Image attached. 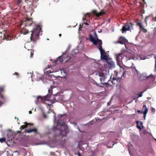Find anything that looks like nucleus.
I'll list each match as a JSON object with an SVG mask.
<instances>
[{
	"label": "nucleus",
	"instance_id": "obj_1",
	"mask_svg": "<svg viewBox=\"0 0 156 156\" xmlns=\"http://www.w3.org/2000/svg\"><path fill=\"white\" fill-rule=\"evenodd\" d=\"M57 125H60L61 126V129H58L56 127L55 128V132L56 133L54 135L55 137L56 138L59 137L60 138L66 136L67 133V126L61 120H58Z\"/></svg>",
	"mask_w": 156,
	"mask_h": 156
},
{
	"label": "nucleus",
	"instance_id": "obj_2",
	"mask_svg": "<svg viewBox=\"0 0 156 156\" xmlns=\"http://www.w3.org/2000/svg\"><path fill=\"white\" fill-rule=\"evenodd\" d=\"M96 74L100 77L99 79L100 83L101 84L105 85L108 87H109V86H112L115 84V81L116 80H113V78L112 80H109L107 82L106 75L103 73L101 70L97 72Z\"/></svg>",
	"mask_w": 156,
	"mask_h": 156
},
{
	"label": "nucleus",
	"instance_id": "obj_3",
	"mask_svg": "<svg viewBox=\"0 0 156 156\" xmlns=\"http://www.w3.org/2000/svg\"><path fill=\"white\" fill-rule=\"evenodd\" d=\"M34 27L31 31V33L30 37L31 41L33 42L39 39L40 33L41 32V26L39 24H35Z\"/></svg>",
	"mask_w": 156,
	"mask_h": 156
},
{
	"label": "nucleus",
	"instance_id": "obj_4",
	"mask_svg": "<svg viewBox=\"0 0 156 156\" xmlns=\"http://www.w3.org/2000/svg\"><path fill=\"white\" fill-rule=\"evenodd\" d=\"M115 55L117 63L119 65L121 64L122 59H124L127 61L131 59H133L132 57H129L131 56V53L128 52H126L125 54L120 53L119 54H116Z\"/></svg>",
	"mask_w": 156,
	"mask_h": 156
},
{
	"label": "nucleus",
	"instance_id": "obj_5",
	"mask_svg": "<svg viewBox=\"0 0 156 156\" xmlns=\"http://www.w3.org/2000/svg\"><path fill=\"white\" fill-rule=\"evenodd\" d=\"M95 35L96 36V39L94 38L91 34H90L89 35V39L90 41L93 43V44L94 45H97L98 44L97 46H100L101 44L100 41L101 42V46L102 44V43L101 40H100L98 38L96 34L95 33Z\"/></svg>",
	"mask_w": 156,
	"mask_h": 156
},
{
	"label": "nucleus",
	"instance_id": "obj_6",
	"mask_svg": "<svg viewBox=\"0 0 156 156\" xmlns=\"http://www.w3.org/2000/svg\"><path fill=\"white\" fill-rule=\"evenodd\" d=\"M133 24L131 23H127L123 26L120 31L122 33H126L127 31H129L133 28Z\"/></svg>",
	"mask_w": 156,
	"mask_h": 156
},
{
	"label": "nucleus",
	"instance_id": "obj_7",
	"mask_svg": "<svg viewBox=\"0 0 156 156\" xmlns=\"http://www.w3.org/2000/svg\"><path fill=\"white\" fill-rule=\"evenodd\" d=\"M100 46H97V48L100 52L101 59L107 61L108 59V56L105 51L104 49H102V46H101V42L100 41Z\"/></svg>",
	"mask_w": 156,
	"mask_h": 156
},
{
	"label": "nucleus",
	"instance_id": "obj_8",
	"mask_svg": "<svg viewBox=\"0 0 156 156\" xmlns=\"http://www.w3.org/2000/svg\"><path fill=\"white\" fill-rule=\"evenodd\" d=\"M70 59V57L69 56L65 57L64 55H62L59 56L55 60L54 62L56 63L59 61L60 62H61L62 63H64L68 62Z\"/></svg>",
	"mask_w": 156,
	"mask_h": 156
},
{
	"label": "nucleus",
	"instance_id": "obj_9",
	"mask_svg": "<svg viewBox=\"0 0 156 156\" xmlns=\"http://www.w3.org/2000/svg\"><path fill=\"white\" fill-rule=\"evenodd\" d=\"M5 87L4 85H0V106L6 101V98L1 94L4 91Z\"/></svg>",
	"mask_w": 156,
	"mask_h": 156
},
{
	"label": "nucleus",
	"instance_id": "obj_10",
	"mask_svg": "<svg viewBox=\"0 0 156 156\" xmlns=\"http://www.w3.org/2000/svg\"><path fill=\"white\" fill-rule=\"evenodd\" d=\"M92 12L94 15L96 16L97 17H99L102 15L104 14L105 13L104 10H101V12L99 13H97L96 10H93L92 11Z\"/></svg>",
	"mask_w": 156,
	"mask_h": 156
},
{
	"label": "nucleus",
	"instance_id": "obj_11",
	"mask_svg": "<svg viewBox=\"0 0 156 156\" xmlns=\"http://www.w3.org/2000/svg\"><path fill=\"white\" fill-rule=\"evenodd\" d=\"M127 40L125 38L123 37H120L118 40L115 42V43H119L121 44H124L126 42Z\"/></svg>",
	"mask_w": 156,
	"mask_h": 156
},
{
	"label": "nucleus",
	"instance_id": "obj_12",
	"mask_svg": "<svg viewBox=\"0 0 156 156\" xmlns=\"http://www.w3.org/2000/svg\"><path fill=\"white\" fill-rule=\"evenodd\" d=\"M115 63L111 59H108L107 61L106 65H107L109 69L114 68L115 67Z\"/></svg>",
	"mask_w": 156,
	"mask_h": 156
},
{
	"label": "nucleus",
	"instance_id": "obj_13",
	"mask_svg": "<svg viewBox=\"0 0 156 156\" xmlns=\"http://www.w3.org/2000/svg\"><path fill=\"white\" fill-rule=\"evenodd\" d=\"M154 76L153 75H150L148 76H146L145 74H141L139 76L140 79L141 80H143L149 78L150 77L153 78Z\"/></svg>",
	"mask_w": 156,
	"mask_h": 156
},
{
	"label": "nucleus",
	"instance_id": "obj_14",
	"mask_svg": "<svg viewBox=\"0 0 156 156\" xmlns=\"http://www.w3.org/2000/svg\"><path fill=\"white\" fill-rule=\"evenodd\" d=\"M24 23L25 24L26 27L31 25L33 23L32 18H26L25 22H23V23Z\"/></svg>",
	"mask_w": 156,
	"mask_h": 156
},
{
	"label": "nucleus",
	"instance_id": "obj_15",
	"mask_svg": "<svg viewBox=\"0 0 156 156\" xmlns=\"http://www.w3.org/2000/svg\"><path fill=\"white\" fill-rule=\"evenodd\" d=\"M25 124L24 125H23L22 126H21L20 129H21V130L20 131H19L17 132L18 133H20L21 132V131L22 129L24 128L28 127L29 126H33V123H28L27 122H25Z\"/></svg>",
	"mask_w": 156,
	"mask_h": 156
},
{
	"label": "nucleus",
	"instance_id": "obj_16",
	"mask_svg": "<svg viewBox=\"0 0 156 156\" xmlns=\"http://www.w3.org/2000/svg\"><path fill=\"white\" fill-rule=\"evenodd\" d=\"M116 75L115 77L113 78V80H116L117 81L119 80L122 77V76L124 74V73H122V74L121 75V76H119V75L120 74V73H118L117 72H116L115 74Z\"/></svg>",
	"mask_w": 156,
	"mask_h": 156
},
{
	"label": "nucleus",
	"instance_id": "obj_17",
	"mask_svg": "<svg viewBox=\"0 0 156 156\" xmlns=\"http://www.w3.org/2000/svg\"><path fill=\"white\" fill-rule=\"evenodd\" d=\"M25 132L27 133H30L32 132H34V133L36 134H39V132L37 131V129L36 128L33 129H26L25 130Z\"/></svg>",
	"mask_w": 156,
	"mask_h": 156
},
{
	"label": "nucleus",
	"instance_id": "obj_18",
	"mask_svg": "<svg viewBox=\"0 0 156 156\" xmlns=\"http://www.w3.org/2000/svg\"><path fill=\"white\" fill-rule=\"evenodd\" d=\"M48 99L46 98L45 96L44 97H41V96H38L37 98V101L39 102H41L43 101H48Z\"/></svg>",
	"mask_w": 156,
	"mask_h": 156
},
{
	"label": "nucleus",
	"instance_id": "obj_19",
	"mask_svg": "<svg viewBox=\"0 0 156 156\" xmlns=\"http://www.w3.org/2000/svg\"><path fill=\"white\" fill-rule=\"evenodd\" d=\"M142 112L143 113L147 114L148 112V109L145 105L143 106V108L142 109Z\"/></svg>",
	"mask_w": 156,
	"mask_h": 156
},
{
	"label": "nucleus",
	"instance_id": "obj_20",
	"mask_svg": "<svg viewBox=\"0 0 156 156\" xmlns=\"http://www.w3.org/2000/svg\"><path fill=\"white\" fill-rule=\"evenodd\" d=\"M21 34H26L28 33L29 31L27 29L25 28H23L21 30Z\"/></svg>",
	"mask_w": 156,
	"mask_h": 156
},
{
	"label": "nucleus",
	"instance_id": "obj_21",
	"mask_svg": "<svg viewBox=\"0 0 156 156\" xmlns=\"http://www.w3.org/2000/svg\"><path fill=\"white\" fill-rule=\"evenodd\" d=\"M48 92L49 94H47L45 96L46 97V98L48 99V98L50 97L51 96V95L52 93V89H49L48 90Z\"/></svg>",
	"mask_w": 156,
	"mask_h": 156
},
{
	"label": "nucleus",
	"instance_id": "obj_22",
	"mask_svg": "<svg viewBox=\"0 0 156 156\" xmlns=\"http://www.w3.org/2000/svg\"><path fill=\"white\" fill-rule=\"evenodd\" d=\"M22 3V0H17L16 1V5L18 6H20V4Z\"/></svg>",
	"mask_w": 156,
	"mask_h": 156
},
{
	"label": "nucleus",
	"instance_id": "obj_23",
	"mask_svg": "<svg viewBox=\"0 0 156 156\" xmlns=\"http://www.w3.org/2000/svg\"><path fill=\"white\" fill-rule=\"evenodd\" d=\"M6 138L5 137H3L0 138V142L1 143H2L4 142H6Z\"/></svg>",
	"mask_w": 156,
	"mask_h": 156
},
{
	"label": "nucleus",
	"instance_id": "obj_24",
	"mask_svg": "<svg viewBox=\"0 0 156 156\" xmlns=\"http://www.w3.org/2000/svg\"><path fill=\"white\" fill-rule=\"evenodd\" d=\"M138 123H139V121H136V127L137 128H138V129H141V127L139 126L138 125Z\"/></svg>",
	"mask_w": 156,
	"mask_h": 156
},
{
	"label": "nucleus",
	"instance_id": "obj_25",
	"mask_svg": "<svg viewBox=\"0 0 156 156\" xmlns=\"http://www.w3.org/2000/svg\"><path fill=\"white\" fill-rule=\"evenodd\" d=\"M137 25L139 26L140 28L141 29L143 26L142 25L141 23L140 22H138L137 23Z\"/></svg>",
	"mask_w": 156,
	"mask_h": 156
},
{
	"label": "nucleus",
	"instance_id": "obj_26",
	"mask_svg": "<svg viewBox=\"0 0 156 156\" xmlns=\"http://www.w3.org/2000/svg\"><path fill=\"white\" fill-rule=\"evenodd\" d=\"M89 13H87L85 16L83 18V21H84V20H86V16H89Z\"/></svg>",
	"mask_w": 156,
	"mask_h": 156
},
{
	"label": "nucleus",
	"instance_id": "obj_27",
	"mask_svg": "<svg viewBox=\"0 0 156 156\" xmlns=\"http://www.w3.org/2000/svg\"><path fill=\"white\" fill-rule=\"evenodd\" d=\"M142 31H143V32L144 33H146L147 32V30L145 29L143 27L141 29Z\"/></svg>",
	"mask_w": 156,
	"mask_h": 156
},
{
	"label": "nucleus",
	"instance_id": "obj_28",
	"mask_svg": "<svg viewBox=\"0 0 156 156\" xmlns=\"http://www.w3.org/2000/svg\"><path fill=\"white\" fill-rule=\"evenodd\" d=\"M34 51L31 50V54H30V57H32L33 56V55H34Z\"/></svg>",
	"mask_w": 156,
	"mask_h": 156
},
{
	"label": "nucleus",
	"instance_id": "obj_29",
	"mask_svg": "<svg viewBox=\"0 0 156 156\" xmlns=\"http://www.w3.org/2000/svg\"><path fill=\"white\" fill-rule=\"evenodd\" d=\"M13 74L16 75L17 78L19 77V74L17 72H15Z\"/></svg>",
	"mask_w": 156,
	"mask_h": 156
},
{
	"label": "nucleus",
	"instance_id": "obj_30",
	"mask_svg": "<svg viewBox=\"0 0 156 156\" xmlns=\"http://www.w3.org/2000/svg\"><path fill=\"white\" fill-rule=\"evenodd\" d=\"M26 2H27V3H28V2H33V0H25Z\"/></svg>",
	"mask_w": 156,
	"mask_h": 156
},
{
	"label": "nucleus",
	"instance_id": "obj_31",
	"mask_svg": "<svg viewBox=\"0 0 156 156\" xmlns=\"http://www.w3.org/2000/svg\"><path fill=\"white\" fill-rule=\"evenodd\" d=\"M142 93H143V92H141L140 93L138 94V97H141L142 96Z\"/></svg>",
	"mask_w": 156,
	"mask_h": 156
},
{
	"label": "nucleus",
	"instance_id": "obj_32",
	"mask_svg": "<svg viewBox=\"0 0 156 156\" xmlns=\"http://www.w3.org/2000/svg\"><path fill=\"white\" fill-rule=\"evenodd\" d=\"M82 26H83V25H81V24H80V27L79 28V30H81V29L82 28Z\"/></svg>",
	"mask_w": 156,
	"mask_h": 156
},
{
	"label": "nucleus",
	"instance_id": "obj_33",
	"mask_svg": "<svg viewBox=\"0 0 156 156\" xmlns=\"http://www.w3.org/2000/svg\"><path fill=\"white\" fill-rule=\"evenodd\" d=\"M151 110H152V112H155V109L154 108H151Z\"/></svg>",
	"mask_w": 156,
	"mask_h": 156
},
{
	"label": "nucleus",
	"instance_id": "obj_34",
	"mask_svg": "<svg viewBox=\"0 0 156 156\" xmlns=\"http://www.w3.org/2000/svg\"><path fill=\"white\" fill-rule=\"evenodd\" d=\"M137 112H138V113H143V112H142V111H141L140 110H137Z\"/></svg>",
	"mask_w": 156,
	"mask_h": 156
},
{
	"label": "nucleus",
	"instance_id": "obj_35",
	"mask_svg": "<svg viewBox=\"0 0 156 156\" xmlns=\"http://www.w3.org/2000/svg\"><path fill=\"white\" fill-rule=\"evenodd\" d=\"M144 115V119H145V117H146V115L147 114H145V113H143Z\"/></svg>",
	"mask_w": 156,
	"mask_h": 156
},
{
	"label": "nucleus",
	"instance_id": "obj_36",
	"mask_svg": "<svg viewBox=\"0 0 156 156\" xmlns=\"http://www.w3.org/2000/svg\"><path fill=\"white\" fill-rule=\"evenodd\" d=\"M83 24H85L87 25H88L89 24L87 22H84Z\"/></svg>",
	"mask_w": 156,
	"mask_h": 156
},
{
	"label": "nucleus",
	"instance_id": "obj_37",
	"mask_svg": "<svg viewBox=\"0 0 156 156\" xmlns=\"http://www.w3.org/2000/svg\"><path fill=\"white\" fill-rule=\"evenodd\" d=\"M153 20H154V21H156V17H155V18L153 17Z\"/></svg>",
	"mask_w": 156,
	"mask_h": 156
},
{
	"label": "nucleus",
	"instance_id": "obj_38",
	"mask_svg": "<svg viewBox=\"0 0 156 156\" xmlns=\"http://www.w3.org/2000/svg\"><path fill=\"white\" fill-rule=\"evenodd\" d=\"M140 124L141 126H143V123L142 122H140Z\"/></svg>",
	"mask_w": 156,
	"mask_h": 156
},
{
	"label": "nucleus",
	"instance_id": "obj_39",
	"mask_svg": "<svg viewBox=\"0 0 156 156\" xmlns=\"http://www.w3.org/2000/svg\"><path fill=\"white\" fill-rule=\"evenodd\" d=\"M78 156H81V154L79 152H78Z\"/></svg>",
	"mask_w": 156,
	"mask_h": 156
},
{
	"label": "nucleus",
	"instance_id": "obj_40",
	"mask_svg": "<svg viewBox=\"0 0 156 156\" xmlns=\"http://www.w3.org/2000/svg\"><path fill=\"white\" fill-rule=\"evenodd\" d=\"M15 119H16L17 121L19 120V118H17L16 117H15Z\"/></svg>",
	"mask_w": 156,
	"mask_h": 156
},
{
	"label": "nucleus",
	"instance_id": "obj_41",
	"mask_svg": "<svg viewBox=\"0 0 156 156\" xmlns=\"http://www.w3.org/2000/svg\"><path fill=\"white\" fill-rule=\"evenodd\" d=\"M107 104L108 105H110V103L109 102H108Z\"/></svg>",
	"mask_w": 156,
	"mask_h": 156
},
{
	"label": "nucleus",
	"instance_id": "obj_42",
	"mask_svg": "<svg viewBox=\"0 0 156 156\" xmlns=\"http://www.w3.org/2000/svg\"><path fill=\"white\" fill-rule=\"evenodd\" d=\"M32 113V111H30L29 112V114H30Z\"/></svg>",
	"mask_w": 156,
	"mask_h": 156
},
{
	"label": "nucleus",
	"instance_id": "obj_43",
	"mask_svg": "<svg viewBox=\"0 0 156 156\" xmlns=\"http://www.w3.org/2000/svg\"><path fill=\"white\" fill-rule=\"evenodd\" d=\"M135 70L136 71V72L137 73H138V70L136 69H135Z\"/></svg>",
	"mask_w": 156,
	"mask_h": 156
},
{
	"label": "nucleus",
	"instance_id": "obj_44",
	"mask_svg": "<svg viewBox=\"0 0 156 156\" xmlns=\"http://www.w3.org/2000/svg\"><path fill=\"white\" fill-rule=\"evenodd\" d=\"M59 36L60 37H61V36H62V34H59Z\"/></svg>",
	"mask_w": 156,
	"mask_h": 156
},
{
	"label": "nucleus",
	"instance_id": "obj_45",
	"mask_svg": "<svg viewBox=\"0 0 156 156\" xmlns=\"http://www.w3.org/2000/svg\"><path fill=\"white\" fill-rule=\"evenodd\" d=\"M48 74L49 73H51V72H48V71L47 72Z\"/></svg>",
	"mask_w": 156,
	"mask_h": 156
},
{
	"label": "nucleus",
	"instance_id": "obj_46",
	"mask_svg": "<svg viewBox=\"0 0 156 156\" xmlns=\"http://www.w3.org/2000/svg\"><path fill=\"white\" fill-rule=\"evenodd\" d=\"M35 103H36V104H38V102H37V101H36L35 102Z\"/></svg>",
	"mask_w": 156,
	"mask_h": 156
},
{
	"label": "nucleus",
	"instance_id": "obj_47",
	"mask_svg": "<svg viewBox=\"0 0 156 156\" xmlns=\"http://www.w3.org/2000/svg\"><path fill=\"white\" fill-rule=\"evenodd\" d=\"M145 59V58H141V59H142V60H144V59Z\"/></svg>",
	"mask_w": 156,
	"mask_h": 156
},
{
	"label": "nucleus",
	"instance_id": "obj_48",
	"mask_svg": "<svg viewBox=\"0 0 156 156\" xmlns=\"http://www.w3.org/2000/svg\"><path fill=\"white\" fill-rule=\"evenodd\" d=\"M2 33H0V36H2V35H1V34H2Z\"/></svg>",
	"mask_w": 156,
	"mask_h": 156
},
{
	"label": "nucleus",
	"instance_id": "obj_49",
	"mask_svg": "<svg viewBox=\"0 0 156 156\" xmlns=\"http://www.w3.org/2000/svg\"><path fill=\"white\" fill-rule=\"evenodd\" d=\"M2 33H0V36H2V35H1V34H2Z\"/></svg>",
	"mask_w": 156,
	"mask_h": 156
},
{
	"label": "nucleus",
	"instance_id": "obj_50",
	"mask_svg": "<svg viewBox=\"0 0 156 156\" xmlns=\"http://www.w3.org/2000/svg\"><path fill=\"white\" fill-rule=\"evenodd\" d=\"M145 21L146 23H147V21L146 20H145Z\"/></svg>",
	"mask_w": 156,
	"mask_h": 156
},
{
	"label": "nucleus",
	"instance_id": "obj_51",
	"mask_svg": "<svg viewBox=\"0 0 156 156\" xmlns=\"http://www.w3.org/2000/svg\"><path fill=\"white\" fill-rule=\"evenodd\" d=\"M97 86H98V83H97Z\"/></svg>",
	"mask_w": 156,
	"mask_h": 156
},
{
	"label": "nucleus",
	"instance_id": "obj_52",
	"mask_svg": "<svg viewBox=\"0 0 156 156\" xmlns=\"http://www.w3.org/2000/svg\"><path fill=\"white\" fill-rule=\"evenodd\" d=\"M144 2V0H142Z\"/></svg>",
	"mask_w": 156,
	"mask_h": 156
},
{
	"label": "nucleus",
	"instance_id": "obj_53",
	"mask_svg": "<svg viewBox=\"0 0 156 156\" xmlns=\"http://www.w3.org/2000/svg\"><path fill=\"white\" fill-rule=\"evenodd\" d=\"M55 98V99H56V98Z\"/></svg>",
	"mask_w": 156,
	"mask_h": 156
}]
</instances>
